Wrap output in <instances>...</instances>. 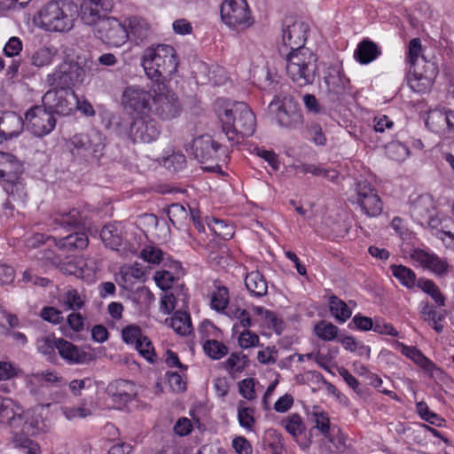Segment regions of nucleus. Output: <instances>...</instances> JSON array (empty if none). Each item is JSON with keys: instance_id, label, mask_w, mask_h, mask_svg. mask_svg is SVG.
Returning <instances> with one entry per match:
<instances>
[{"instance_id": "1", "label": "nucleus", "mask_w": 454, "mask_h": 454, "mask_svg": "<svg viewBox=\"0 0 454 454\" xmlns=\"http://www.w3.org/2000/svg\"><path fill=\"white\" fill-rule=\"evenodd\" d=\"M141 61L146 76L157 84L164 83L163 81L171 77L178 67L176 51L168 44H158L145 49Z\"/></svg>"}, {"instance_id": "2", "label": "nucleus", "mask_w": 454, "mask_h": 454, "mask_svg": "<svg viewBox=\"0 0 454 454\" xmlns=\"http://www.w3.org/2000/svg\"><path fill=\"white\" fill-rule=\"evenodd\" d=\"M219 117L223 131L232 144L239 143V135L242 137H250L255 130V116L244 102L232 103Z\"/></svg>"}, {"instance_id": "3", "label": "nucleus", "mask_w": 454, "mask_h": 454, "mask_svg": "<svg viewBox=\"0 0 454 454\" xmlns=\"http://www.w3.org/2000/svg\"><path fill=\"white\" fill-rule=\"evenodd\" d=\"M78 16L77 6L64 0H51L38 11L40 27L49 32L70 31Z\"/></svg>"}, {"instance_id": "4", "label": "nucleus", "mask_w": 454, "mask_h": 454, "mask_svg": "<svg viewBox=\"0 0 454 454\" xmlns=\"http://www.w3.org/2000/svg\"><path fill=\"white\" fill-rule=\"evenodd\" d=\"M286 74L298 86L313 84L317 73V55L309 48L296 49L286 58Z\"/></svg>"}, {"instance_id": "5", "label": "nucleus", "mask_w": 454, "mask_h": 454, "mask_svg": "<svg viewBox=\"0 0 454 454\" xmlns=\"http://www.w3.org/2000/svg\"><path fill=\"white\" fill-rule=\"evenodd\" d=\"M421 52V42L419 38H413L409 43V51L407 61L410 64L409 74L407 76L408 83L411 89L419 93L427 91L433 85L434 79L437 76V67L434 63L427 61L423 59L425 63L423 71H420L416 67Z\"/></svg>"}, {"instance_id": "6", "label": "nucleus", "mask_w": 454, "mask_h": 454, "mask_svg": "<svg viewBox=\"0 0 454 454\" xmlns=\"http://www.w3.org/2000/svg\"><path fill=\"white\" fill-rule=\"evenodd\" d=\"M85 77L86 70L78 62L63 61L47 74L45 82L51 89L66 90V88L82 84Z\"/></svg>"}, {"instance_id": "7", "label": "nucleus", "mask_w": 454, "mask_h": 454, "mask_svg": "<svg viewBox=\"0 0 454 454\" xmlns=\"http://www.w3.org/2000/svg\"><path fill=\"white\" fill-rule=\"evenodd\" d=\"M271 112L276 111L278 123L286 129H298L303 123V116L300 106L291 96L284 97L280 100L275 96L269 105Z\"/></svg>"}, {"instance_id": "8", "label": "nucleus", "mask_w": 454, "mask_h": 454, "mask_svg": "<svg viewBox=\"0 0 454 454\" xmlns=\"http://www.w3.org/2000/svg\"><path fill=\"white\" fill-rule=\"evenodd\" d=\"M152 112L163 121L177 117L181 112V105L175 92L164 83H158L153 89Z\"/></svg>"}, {"instance_id": "9", "label": "nucleus", "mask_w": 454, "mask_h": 454, "mask_svg": "<svg viewBox=\"0 0 454 454\" xmlns=\"http://www.w3.org/2000/svg\"><path fill=\"white\" fill-rule=\"evenodd\" d=\"M35 137H44L56 127L53 113L44 106H34L25 113L24 126Z\"/></svg>"}, {"instance_id": "10", "label": "nucleus", "mask_w": 454, "mask_h": 454, "mask_svg": "<svg viewBox=\"0 0 454 454\" xmlns=\"http://www.w3.org/2000/svg\"><path fill=\"white\" fill-rule=\"evenodd\" d=\"M152 98L153 95L149 90L137 85H131L122 91L121 103L129 114L141 116L151 112Z\"/></svg>"}, {"instance_id": "11", "label": "nucleus", "mask_w": 454, "mask_h": 454, "mask_svg": "<svg viewBox=\"0 0 454 454\" xmlns=\"http://www.w3.org/2000/svg\"><path fill=\"white\" fill-rule=\"evenodd\" d=\"M42 102L52 113L67 116L76 110L77 95L72 88L51 89L43 96Z\"/></svg>"}, {"instance_id": "12", "label": "nucleus", "mask_w": 454, "mask_h": 454, "mask_svg": "<svg viewBox=\"0 0 454 454\" xmlns=\"http://www.w3.org/2000/svg\"><path fill=\"white\" fill-rule=\"evenodd\" d=\"M220 12L223 21L231 27L246 28L254 23L246 0H224Z\"/></svg>"}, {"instance_id": "13", "label": "nucleus", "mask_w": 454, "mask_h": 454, "mask_svg": "<svg viewBox=\"0 0 454 454\" xmlns=\"http://www.w3.org/2000/svg\"><path fill=\"white\" fill-rule=\"evenodd\" d=\"M413 220L424 227L437 228L441 221L437 217L435 201L429 194H422L415 199L410 207Z\"/></svg>"}, {"instance_id": "14", "label": "nucleus", "mask_w": 454, "mask_h": 454, "mask_svg": "<svg viewBox=\"0 0 454 454\" xmlns=\"http://www.w3.org/2000/svg\"><path fill=\"white\" fill-rule=\"evenodd\" d=\"M93 32L104 43L113 47H120L129 39L127 27L114 17L99 21Z\"/></svg>"}, {"instance_id": "15", "label": "nucleus", "mask_w": 454, "mask_h": 454, "mask_svg": "<svg viewBox=\"0 0 454 454\" xmlns=\"http://www.w3.org/2000/svg\"><path fill=\"white\" fill-rule=\"evenodd\" d=\"M356 203L363 213L369 217L379 216L383 210V202L378 192L367 180H361L356 183Z\"/></svg>"}, {"instance_id": "16", "label": "nucleus", "mask_w": 454, "mask_h": 454, "mask_svg": "<svg viewBox=\"0 0 454 454\" xmlns=\"http://www.w3.org/2000/svg\"><path fill=\"white\" fill-rule=\"evenodd\" d=\"M160 133L158 122L147 114L135 118L129 127V137L134 143H151L159 137Z\"/></svg>"}, {"instance_id": "17", "label": "nucleus", "mask_w": 454, "mask_h": 454, "mask_svg": "<svg viewBox=\"0 0 454 454\" xmlns=\"http://www.w3.org/2000/svg\"><path fill=\"white\" fill-rule=\"evenodd\" d=\"M24 172V167L14 154L0 151V183L8 185L4 187L9 192V187L17 184Z\"/></svg>"}, {"instance_id": "18", "label": "nucleus", "mask_w": 454, "mask_h": 454, "mask_svg": "<svg viewBox=\"0 0 454 454\" xmlns=\"http://www.w3.org/2000/svg\"><path fill=\"white\" fill-rule=\"evenodd\" d=\"M191 150L194 157L201 162L217 160L225 153L223 146L208 135L193 139Z\"/></svg>"}, {"instance_id": "19", "label": "nucleus", "mask_w": 454, "mask_h": 454, "mask_svg": "<svg viewBox=\"0 0 454 454\" xmlns=\"http://www.w3.org/2000/svg\"><path fill=\"white\" fill-rule=\"evenodd\" d=\"M411 256L413 261L419 263L423 268L429 270L438 276L446 275L452 270V266L446 259L423 249H414Z\"/></svg>"}, {"instance_id": "20", "label": "nucleus", "mask_w": 454, "mask_h": 454, "mask_svg": "<svg viewBox=\"0 0 454 454\" xmlns=\"http://www.w3.org/2000/svg\"><path fill=\"white\" fill-rule=\"evenodd\" d=\"M308 32L309 26L303 21L295 20L291 24H286L282 34L284 45L289 47L290 51L306 48L304 43L307 40Z\"/></svg>"}, {"instance_id": "21", "label": "nucleus", "mask_w": 454, "mask_h": 454, "mask_svg": "<svg viewBox=\"0 0 454 454\" xmlns=\"http://www.w3.org/2000/svg\"><path fill=\"white\" fill-rule=\"evenodd\" d=\"M24 129V120L12 111L0 113V143L20 135Z\"/></svg>"}, {"instance_id": "22", "label": "nucleus", "mask_w": 454, "mask_h": 454, "mask_svg": "<svg viewBox=\"0 0 454 454\" xmlns=\"http://www.w3.org/2000/svg\"><path fill=\"white\" fill-rule=\"evenodd\" d=\"M106 10L102 0H82L79 15L84 24L96 28L99 21L107 18Z\"/></svg>"}, {"instance_id": "23", "label": "nucleus", "mask_w": 454, "mask_h": 454, "mask_svg": "<svg viewBox=\"0 0 454 454\" xmlns=\"http://www.w3.org/2000/svg\"><path fill=\"white\" fill-rule=\"evenodd\" d=\"M106 392L114 401L123 403L131 401L137 395L134 383L125 380H117L110 383Z\"/></svg>"}, {"instance_id": "24", "label": "nucleus", "mask_w": 454, "mask_h": 454, "mask_svg": "<svg viewBox=\"0 0 454 454\" xmlns=\"http://www.w3.org/2000/svg\"><path fill=\"white\" fill-rule=\"evenodd\" d=\"M24 420L21 409L12 400L4 399L0 403V423L19 429Z\"/></svg>"}, {"instance_id": "25", "label": "nucleus", "mask_w": 454, "mask_h": 454, "mask_svg": "<svg viewBox=\"0 0 454 454\" xmlns=\"http://www.w3.org/2000/svg\"><path fill=\"white\" fill-rule=\"evenodd\" d=\"M47 239H52L56 247L64 252L82 250L87 247L89 244L87 234L79 231L74 232L59 239L54 237H48Z\"/></svg>"}, {"instance_id": "26", "label": "nucleus", "mask_w": 454, "mask_h": 454, "mask_svg": "<svg viewBox=\"0 0 454 454\" xmlns=\"http://www.w3.org/2000/svg\"><path fill=\"white\" fill-rule=\"evenodd\" d=\"M56 348L59 356L68 364H84L87 362L88 354L65 339H57Z\"/></svg>"}, {"instance_id": "27", "label": "nucleus", "mask_w": 454, "mask_h": 454, "mask_svg": "<svg viewBox=\"0 0 454 454\" xmlns=\"http://www.w3.org/2000/svg\"><path fill=\"white\" fill-rule=\"evenodd\" d=\"M380 54V50L378 45L372 41L364 39L358 43L354 57L359 63L366 65L376 59Z\"/></svg>"}, {"instance_id": "28", "label": "nucleus", "mask_w": 454, "mask_h": 454, "mask_svg": "<svg viewBox=\"0 0 454 454\" xmlns=\"http://www.w3.org/2000/svg\"><path fill=\"white\" fill-rule=\"evenodd\" d=\"M245 285L247 291L255 297H262L267 294V282L258 270L251 271L246 276Z\"/></svg>"}, {"instance_id": "29", "label": "nucleus", "mask_w": 454, "mask_h": 454, "mask_svg": "<svg viewBox=\"0 0 454 454\" xmlns=\"http://www.w3.org/2000/svg\"><path fill=\"white\" fill-rule=\"evenodd\" d=\"M129 37L132 36L134 40L143 42L150 35V26L146 20L137 16H131L127 19Z\"/></svg>"}, {"instance_id": "30", "label": "nucleus", "mask_w": 454, "mask_h": 454, "mask_svg": "<svg viewBox=\"0 0 454 454\" xmlns=\"http://www.w3.org/2000/svg\"><path fill=\"white\" fill-rule=\"evenodd\" d=\"M100 136L97 133L92 135L80 134L73 137L71 142L76 149L91 150L93 153H99L104 145L99 142Z\"/></svg>"}, {"instance_id": "31", "label": "nucleus", "mask_w": 454, "mask_h": 454, "mask_svg": "<svg viewBox=\"0 0 454 454\" xmlns=\"http://www.w3.org/2000/svg\"><path fill=\"white\" fill-rule=\"evenodd\" d=\"M100 238L106 247L118 250L122 242L121 231L118 225H105L100 231Z\"/></svg>"}, {"instance_id": "32", "label": "nucleus", "mask_w": 454, "mask_h": 454, "mask_svg": "<svg viewBox=\"0 0 454 454\" xmlns=\"http://www.w3.org/2000/svg\"><path fill=\"white\" fill-rule=\"evenodd\" d=\"M170 327L179 335L186 336L192 333V325L187 312L177 310L170 318Z\"/></svg>"}, {"instance_id": "33", "label": "nucleus", "mask_w": 454, "mask_h": 454, "mask_svg": "<svg viewBox=\"0 0 454 454\" xmlns=\"http://www.w3.org/2000/svg\"><path fill=\"white\" fill-rule=\"evenodd\" d=\"M53 222L64 229L84 224L83 217L76 208H73L68 212L56 214L53 217Z\"/></svg>"}, {"instance_id": "34", "label": "nucleus", "mask_w": 454, "mask_h": 454, "mask_svg": "<svg viewBox=\"0 0 454 454\" xmlns=\"http://www.w3.org/2000/svg\"><path fill=\"white\" fill-rule=\"evenodd\" d=\"M329 309L332 316L340 323L346 322L352 314L348 305L335 295L329 298Z\"/></svg>"}, {"instance_id": "35", "label": "nucleus", "mask_w": 454, "mask_h": 454, "mask_svg": "<svg viewBox=\"0 0 454 454\" xmlns=\"http://www.w3.org/2000/svg\"><path fill=\"white\" fill-rule=\"evenodd\" d=\"M281 426L294 438L301 435L305 429V424L298 413H292L281 420Z\"/></svg>"}, {"instance_id": "36", "label": "nucleus", "mask_w": 454, "mask_h": 454, "mask_svg": "<svg viewBox=\"0 0 454 454\" xmlns=\"http://www.w3.org/2000/svg\"><path fill=\"white\" fill-rule=\"evenodd\" d=\"M22 417L24 418V420L19 429L23 433L36 434L43 430V422L40 415L32 411H27L22 413Z\"/></svg>"}, {"instance_id": "37", "label": "nucleus", "mask_w": 454, "mask_h": 454, "mask_svg": "<svg viewBox=\"0 0 454 454\" xmlns=\"http://www.w3.org/2000/svg\"><path fill=\"white\" fill-rule=\"evenodd\" d=\"M446 111H430L426 125L435 133L446 134Z\"/></svg>"}, {"instance_id": "38", "label": "nucleus", "mask_w": 454, "mask_h": 454, "mask_svg": "<svg viewBox=\"0 0 454 454\" xmlns=\"http://www.w3.org/2000/svg\"><path fill=\"white\" fill-rule=\"evenodd\" d=\"M390 270L393 276L407 288H411L415 286L416 274L410 268L403 265H392Z\"/></svg>"}, {"instance_id": "39", "label": "nucleus", "mask_w": 454, "mask_h": 454, "mask_svg": "<svg viewBox=\"0 0 454 454\" xmlns=\"http://www.w3.org/2000/svg\"><path fill=\"white\" fill-rule=\"evenodd\" d=\"M417 286L423 292L430 295L437 306H443L445 304V297L434 281L430 279L419 278L418 280Z\"/></svg>"}, {"instance_id": "40", "label": "nucleus", "mask_w": 454, "mask_h": 454, "mask_svg": "<svg viewBox=\"0 0 454 454\" xmlns=\"http://www.w3.org/2000/svg\"><path fill=\"white\" fill-rule=\"evenodd\" d=\"M315 334L325 341H331L338 338L339 328L333 324L321 320L314 326Z\"/></svg>"}, {"instance_id": "41", "label": "nucleus", "mask_w": 454, "mask_h": 454, "mask_svg": "<svg viewBox=\"0 0 454 454\" xmlns=\"http://www.w3.org/2000/svg\"><path fill=\"white\" fill-rule=\"evenodd\" d=\"M229 303V291L223 286H216L211 294V308L218 312L223 311Z\"/></svg>"}, {"instance_id": "42", "label": "nucleus", "mask_w": 454, "mask_h": 454, "mask_svg": "<svg viewBox=\"0 0 454 454\" xmlns=\"http://www.w3.org/2000/svg\"><path fill=\"white\" fill-rule=\"evenodd\" d=\"M54 56L55 52L51 49L42 47L30 56V63L36 67H43L52 63Z\"/></svg>"}, {"instance_id": "43", "label": "nucleus", "mask_w": 454, "mask_h": 454, "mask_svg": "<svg viewBox=\"0 0 454 454\" xmlns=\"http://www.w3.org/2000/svg\"><path fill=\"white\" fill-rule=\"evenodd\" d=\"M13 444L25 454H41V449L37 442L23 434H16L13 438Z\"/></svg>"}, {"instance_id": "44", "label": "nucleus", "mask_w": 454, "mask_h": 454, "mask_svg": "<svg viewBox=\"0 0 454 454\" xmlns=\"http://www.w3.org/2000/svg\"><path fill=\"white\" fill-rule=\"evenodd\" d=\"M168 216L171 223L179 228L182 223L189 218V214L185 207L178 203L170 205L167 211Z\"/></svg>"}, {"instance_id": "45", "label": "nucleus", "mask_w": 454, "mask_h": 454, "mask_svg": "<svg viewBox=\"0 0 454 454\" xmlns=\"http://www.w3.org/2000/svg\"><path fill=\"white\" fill-rule=\"evenodd\" d=\"M205 353L212 359L218 360L228 353L227 347L216 340H207L203 346Z\"/></svg>"}, {"instance_id": "46", "label": "nucleus", "mask_w": 454, "mask_h": 454, "mask_svg": "<svg viewBox=\"0 0 454 454\" xmlns=\"http://www.w3.org/2000/svg\"><path fill=\"white\" fill-rule=\"evenodd\" d=\"M141 328L135 325L125 326L121 331V337L125 343L141 347V339L143 338Z\"/></svg>"}, {"instance_id": "47", "label": "nucleus", "mask_w": 454, "mask_h": 454, "mask_svg": "<svg viewBox=\"0 0 454 454\" xmlns=\"http://www.w3.org/2000/svg\"><path fill=\"white\" fill-rule=\"evenodd\" d=\"M338 341L341 343L345 349L350 352H355L358 349L360 355L366 353L368 356H370L371 348L368 346L360 344L350 335H340L338 338Z\"/></svg>"}, {"instance_id": "48", "label": "nucleus", "mask_w": 454, "mask_h": 454, "mask_svg": "<svg viewBox=\"0 0 454 454\" xmlns=\"http://www.w3.org/2000/svg\"><path fill=\"white\" fill-rule=\"evenodd\" d=\"M325 83L329 93L340 94L344 90V81L339 72L329 73L325 77Z\"/></svg>"}, {"instance_id": "49", "label": "nucleus", "mask_w": 454, "mask_h": 454, "mask_svg": "<svg viewBox=\"0 0 454 454\" xmlns=\"http://www.w3.org/2000/svg\"><path fill=\"white\" fill-rule=\"evenodd\" d=\"M416 410L423 420L437 427L442 425V422L443 421L442 419H441L436 413L431 411L425 402H419L416 404Z\"/></svg>"}, {"instance_id": "50", "label": "nucleus", "mask_w": 454, "mask_h": 454, "mask_svg": "<svg viewBox=\"0 0 454 454\" xmlns=\"http://www.w3.org/2000/svg\"><path fill=\"white\" fill-rule=\"evenodd\" d=\"M141 258L153 264H160L164 260V253L161 249L147 246L144 247L140 252Z\"/></svg>"}, {"instance_id": "51", "label": "nucleus", "mask_w": 454, "mask_h": 454, "mask_svg": "<svg viewBox=\"0 0 454 454\" xmlns=\"http://www.w3.org/2000/svg\"><path fill=\"white\" fill-rule=\"evenodd\" d=\"M242 402H240L238 409V419L239 425L248 430L252 429L254 424V409L249 407H242Z\"/></svg>"}, {"instance_id": "52", "label": "nucleus", "mask_w": 454, "mask_h": 454, "mask_svg": "<svg viewBox=\"0 0 454 454\" xmlns=\"http://www.w3.org/2000/svg\"><path fill=\"white\" fill-rule=\"evenodd\" d=\"M306 174H311L316 176H324L331 181H336L339 175L337 171L333 169H325L323 168L321 165H316V164H306Z\"/></svg>"}, {"instance_id": "53", "label": "nucleus", "mask_w": 454, "mask_h": 454, "mask_svg": "<svg viewBox=\"0 0 454 454\" xmlns=\"http://www.w3.org/2000/svg\"><path fill=\"white\" fill-rule=\"evenodd\" d=\"M57 346V340L51 336H44L37 339L36 340V348L38 352L44 356H51L54 354V351Z\"/></svg>"}, {"instance_id": "54", "label": "nucleus", "mask_w": 454, "mask_h": 454, "mask_svg": "<svg viewBox=\"0 0 454 454\" xmlns=\"http://www.w3.org/2000/svg\"><path fill=\"white\" fill-rule=\"evenodd\" d=\"M387 150L389 156L398 161L403 160L410 154L407 146L400 142L390 143L387 145Z\"/></svg>"}, {"instance_id": "55", "label": "nucleus", "mask_w": 454, "mask_h": 454, "mask_svg": "<svg viewBox=\"0 0 454 454\" xmlns=\"http://www.w3.org/2000/svg\"><path fill=\"white\" fill-rule=\"evenodd\" d=\"M64 302L68 309L76 310L80 309L83 306V301L75 289L68 290L64 295Z\"/></svg>"}, {"instance_id": "56", "label": "nucleus", "mask_w": 454, "mask_h": 454, "mask_svg": "<svg viewBox=\"0 0 454 454\" xmlns=\"http://www.w3.org/2000/svg\"><path fill=\"white\" fill-rule=\"evenodd\" d=\"M313 417L315 418V427L317 428L320 433L325 437L330 434V419L325 412H314Z\"/></svg>"}, {"instance_id": "57", "label": "nucleus", "mask_w": 454, "mask_h": 454, "mask_svg": "<svg viewBox=\"0 0 454 454\" xmlns=\"http://www.w3.org/2000/svg\"><path fill=\"white\" fill-rule=\"evenodd\" d=\"M240 395L247 399L254 400L255 398L254 391V380L253 378H247L241 380L239 384Z\"/></svg>"}, {"instance_id": "58", "label": "nucleus", "mask_w": 454, "mask_h": 454, "mask_svg": "<svg viewBox=\"0 0 454 454\" xmlns=\"http://www.w3.org/2000/svg\"><path fill=\"white\" fill-rule=\"evenodd\" d=\"M239 344L242 348H249L259 344V337L257 334L246 329L239 337Z\"/></svg>"}, {"instance_id": "59", "label": "nucleus", "mask_w": 454, "mask_h": 454, "mask_svg": "<svg viewBox=\"0 0 454 454\" xmlns=\"http://www.w3.org/2000/svg\"><path fill=\"white\" fill-rule=\"evenodd\" d=\"M40 316L43 320L55 325L59 324L63 319L61 312L54 307L43 308Z\"/></svg>"}, {"instance_id": "60", "label": "nucleus", "mask_w": 454, "mask_h": 454, "mask_svg": "<svg viewBox=\"0 0 454 454\" xmlns=\"http://www.w3.org/2000/svg\"><path fill=\"white\" fill-rule=\"evenodd\" d=\"M141 347L137 346L136 349L140 353L142 356H144L146 360L153 363V356H155L154 348L153 347L152 342L146 336H143L140 340Z\"/></svg>"}, {"instance_id": "61", "label": "nucleus", "mask_w": 454, "mask_h": 454, "mask_svg": "<svg viewBox=\"0 0 454 454\" xmlns=\"http://www.w3.org/2000/svg\"><path fill=\"white\" fill-rule=\"evenodd\" d=\"M373 331L380 334H386L389 336L396 337L398 336V331L395 329V327L389 324L386 323L382 319H376L374 322Z\"/></svg>"}, {"instance_id": "62", "label": "nucleus", "mask_w": 454, "mask_h": 454, "mask_svg": "<svg viewBox=\"0 0 454 454\" xmlns=\"http://www.w3.org/2000/svg\"><path fill=\"white\" fill-rule=\"evenodd\" d=\"M325 437L333 445L337 452L343 453L347 450L346 438L340 430L335 434L330 433Z\"/></svg>"}, {"instance_id": "63", "label": "nucleus", "mask_w": 454, "mask_h": 454, "mask_svg": "<svg viewBox=\"0 0 454 454\" xmlns=\"http://www.w3.org/2000/svg\"><path fill=\"white\" fill-rule=\"evenodd\" d=\"M232 447L238 454H252L253 448L244 436H237L232 440Z\"/></svg>"}, {"instance_id": "64", "label": "nucleus", "mask_w": 454, "mask_h": 454, "mask_svg": "<svg viewBox=\"0 0 454 454\" xmlns=\"http://www.w3.org/2000/svg\"><path fill=\"white\" fill-rule=\"evenodd\" d=\"M21 50L22 42L16 36L11 37L4 48V51L8 57L17 56Z\"/></svg>"}]
</instances>
